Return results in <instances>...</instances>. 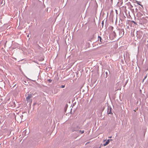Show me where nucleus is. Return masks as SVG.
Instances as JSON below:
<instances>
[{
	"label": "nucleus",
	"mask_w": 148,
	"mask_h": 148,
	"mask_svg": "<svg viewBox=\"0 0 148 148\" xmlns=\"http://www.w3.org/2000/svg\"><path fill=\"white\" fill-rule=\"evenodd\" d=\"M32 97V94H28V96L26 97V100L27 103H29V104H31L32 102V100L31 99Z\"/></svg>",
	"instance_id": "obj_1"
},
{
	"label": "nucleus",
	"mask_w": 148,
	"mask_h": 148,
	"mask_svg": "<svg viewBox=\"0 0 148 148\" xmlns=\"http://www.w3.org/2000/svg\"><path fill=\"white\" fill-rule=\"evenodd\" d=\"M23 115H21L20 116H17L16 118L17 119H18L19 121L21 122L22 121V119L23 118Z\"/></svg>",
	"instance_id": "obj_2"
},
{
	"label": "nucleus",
	"mask_w": 148,
	"mask_h": 148,
	"mask_svg": "<svg viewBox=\"0 0 148 148\" xmlns=\"http://www.w3.org/2000/svg\"><path fill=\"white\" fill-rule=\"evenodd\" d=\"M112 140V139H110V140H108L105 143H104V144H103V145L104 146H106V145H108L109 142H110V140Z\"/></svg>",
	"instance_id": "obj_3"
},
{
	"label": "nucleus",
	"mask_w": 148,
	"mask_h": 148,
	"mask_svg": "<svg viewBox=\"0 0 148 148\" xmlns=\"http://www.w3.org/2000/svg\"><path fill=\"white\" fill-rule=\"evenodd\" d=\"M84 130H79V133H81V134H82L84 133Z\"/></svg>",
	"instance_id": "obj_4"
},
{
	"label": "nucleus",
	"mask_w": 148,
	"mask_h": 148,
	"mask_svg": "<svg viewBox=\"0 0 148 148\" xmlns=\"http://www.w3.org/2000/svg\"><path fill=\"white\" fill-rule=\"evenodd\" d=\"M111 113V110L110 109L109 111H108L107 112V113H108V114H110Z\"/></svg>",
	"instance_id": "obj_5"
},
{
	"label": "nucleus",
	"mask_w": 148,
	"mask_h": 148,
	"mask_svg": "<svg viewBox=\"0 0 148 148\" xmlns=\"http://www.w3.org/2000/svg\"><path fill=\"white\" fill-rule=\"evenodd\" d=\"M103 23H104V21H102V23H101V24H102V27H103Z\"/></svg>",
	"instance_id": "obj_6"
},
{
	"label": "nucleus",
	"mask_w": 148,
	"mask_h": 148,
	"mask_svg": "<svg viewBox=\"0 0 148 148\" xmlns=\"http://www.w3.org/2000/svg\"><path fill=\"white\" fill-rule=\"evenodd\" d=\"M65 87V85H62L61 86V88H64Z\"/></svg>",
	"instance_id": "obj_7"
},
{
	"label": "nucleus",
	"mask_w": 148,
	"mask_h": 148,
	"mask_svg": "<svg viewBox=\"0 0 148 148\" xmlns=\"http://www.w3.org/2000/svg\"><path fill=\"white\" fill-rule=\"evenodd\" d=\"M48 81L49 82H51L52 81V80L50 79H49L48 80Z\"/></svg>",
	"instance_id": "obj_8"
},
{
	"label": "nucleus",
	"mask_w": 148,
	"mask_h": 148,
	"mask_svg": "<svg viewBox=\"0 0 148 148\" xmlns=\"http://www.w3.org/2000/svg\"><path fill=\"white\" fill-rule=\"evenodd\" d=\"M147 77V75H146V76L145 77H144V79H145Z\"/></svg>",
	"instance_id": "obj_9"
},
{
	"label": "nucleus",
	"mask_w": 148,
	"mask_h": 148,
	"mask_svg": "<svg viewBox=\"0 0 148 148\" xmlns=\"http://www.w3.org/2000/svg\"><path fill=\"white\" fill-rule=\"evenodd\" d=\"M137 3L138 5H141V6H142V5H140V4H139V3Z\"/></svg>",
	"instance_id": "obj_10"
},
{
	"label": "nucleus",
	"mask_w": 148,
	"mask_h": 148,
	"mask_svg": "<svg viewBox=\"0 0 148 148\" xmlns=\"http://www.w3.org/2000/svg\"><path fill=\"white\" fill-rule=\"evenodd\" d=\"M147 69L146 70V71H147V70H148V65H147Z\"/></svg>",
	"instance_id": "obj_11"
},
{
	"label": "nucleus",
	"mask_w": 148,
	"mask_h": 148,
	"mask_svg": "<svg viewBox=\"0 0 148 148\" xmlns=\"http://www.w3.org/2000/svg\"><path fill=\"white\" fill-rule=\"evenodd\" d=\"M100 40H101V37H100Z\"/></svg>",
	"instance_id": "obj_12"
},
{
	"label": "nucleus",
	"mask_w": 148,
	"mask_h": 148,
	"mask_svg": "<svg viewBox=\"0 0 148 148\" xmlns=\"http://www.w3.org/2000/svg\"><path fill=\"white\" fill-rule=\"evenodd\" d=\"M144 80L145 79H143V82L144 81Z\"/></svg>",
	"instance_id": "obj_13"
},
{
	"label": "nucleus",
	"mask_w": 148,
	"mask_h": 148,
	"mask_svg": "<svg viewBox=\"0 0 148 148\" xmlns=\"http://www.w3.org/2000/svg\"><path fill=\"white\" fill-rule=\"evenodd\" d=\"M89 143V142H87V143H86V144H87V143Z\"/></svg>",
	"instance_id": "obj_14"
},
{
	"label": "nucleus",
	"mask_w": 148,
	"mask_h": 148,
	"mask_svg": "<svg viewBox=\"0 0 148 148\" xmlns=\"http://www.w3.org/2000/svg\"><path fill=\"white\" fill-rule=\"evenodd\" d=\"M27 37H29V35H28L27 36Z\"/></svg>",
	"instance_id": "obj_15"
},
{
	"label": "nucleus",
	"mask_w": 148,
	"mask_h": 148,
	"mask_svg": "<svg viewBox=\"0 0 148 148\" xmlns=\"http://www.w3.org/2000/svg\"><path fill=\"white\" fill-rule=\"evenodd\" d=\"M133 22H134V23H135L134 21H133Z\"/></svg>",
	"instance_id": "obj_16"
},
{
	"label": "nucleus",
	"mask_w": 148,
	"mask_h": 148,
	"mask_svg": "<svg viewBox=\"0 0 148 148\" xmlns=\"http://www.w3.org/2000/svg\"><path fill=\"white\" fill-rule=\"evenodd\" d=\"M111 137H111V136L109 137V138H111Z\"/></svg>",
	"instance_id": "obj_17"
},
{
	"label": "nucleus",
	"mask_w": 148,
	"mask_h": 148,
	"mask_svg": "<svg viewBox=\"0 0 148 148\" xmlns=\"http://www.w3.org/2000/svg\"><path fill=\"white\" fill-rule=\"evenodd\" d=\"M101 147H99V148H100Z\"/></svg>",
	"instance_id": "obj_18"
},
{
	"label": "nucleus",
	"mask_w": 148,
	"mask_h": 148,
	"mask_svg": "<svg viewBox=\"0 0 148 148\" xmlns=\"http://www.w3.org/2000/svg\"><path fill=\"white\" fill-rule=\"evenodd\" d=\"M97 148V147H96V148Z\"/></svg>",
	"instance_id": "obj_19"
}]
</instances>
